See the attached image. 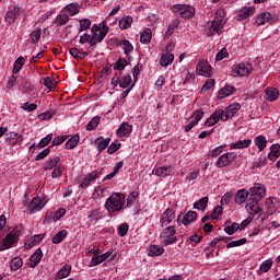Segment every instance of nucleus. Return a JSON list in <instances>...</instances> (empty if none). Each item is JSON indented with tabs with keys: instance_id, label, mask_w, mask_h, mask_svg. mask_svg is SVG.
Masks as SVG:
<instances>
[{
	"instance_id": "nucleus-33",
	"label": "nucleus",
	"mask_w": 280,
	"mask_h": 280,
	"mask_svg": "<svg viewBox=\"0 0 280 280\" xmlns=\"http://www.w3.org/2000/svg\"><path fill=\"white\" fill-rule=\"evenodd\" d=\"M165 253V248L161 245H151L149 247V257H161Z\"/></svg>"
},
{
	"instance_id": "nucleus-35",
	"label": "nucleus",
	"mask_w": 280,
	"mask_h": 280,
	"mask_svg": "<svg viewBox=\"0 0 280 280\" xmlns=\"http://www.w3.org/2000/svg\"><path fill=\"white\" fill-rule=\"evenodd\" d=\"M280 156V144H272L268 153L269 161H277Z\"/></svg>"
},
{
	"instance_id": "nucleus-64",
	"label": "nucleus",
	"mask_w": 280,
	"mask_h": 280,
	"mask_svg": "<svg viewBox=\"0 0 280 280\" xmlns=\"http://www.w3.org/2000/svg\"><path fill=\"white\" fill-rule=\"evenodd\" d=\"M224 58H229V50L226 48H222L217 55H215V61L220 62V60H224Z\"/></svg>"
},
{
	"instance_id": "nucleus-42",
	"label": "nucleus",
	"mask_w": 280,
	"mask_h": 280,
	"mask_svg": "<svg viewBox=\"0 0 280 280\" xmlns=\"http://www.w3.org/2000/svg\"><path fill=\"white\" fill-rule=\"evenodd\" d=\"M272 19V14L265 12L260 13L258 18L256 19V24L257 25H266L270 20Z\"/></svg>"
},
{
	"instance_id": "nucleus-55",
	"label": "nucleus",
	"mask_w": 280,
	"mask_h": 280,
	"mask_svg": "<svg viewBox=\"0 0 280 280\" xmlns=\"http://www.w3.org/2000/svg\"><path fill=\"white\" fill-rule=\"evenodd\" d=\"M213 124H218V121H222V117H224V109H217L211 116Z\"/></svg>"
},
{
	"instance_id": "nucleus-63",
	"label": "nucleus",
	"mask_w": 280,
	"mask_h": 280,
	"mask_svg": "<svg viewBox=\"0 0 280 280\" xmlns=\"http://www.w3.org/2000/svg\"><path fill=\"white\" fill-rule=\"evenodd\" d=\"M139 198V191L130 192L129 197L127 198V207H132L135 205V200Z\"/></svg>"
},
{
	"instance_id": "nucleus-34",
	"label": "nucleus",
	"mask_w": 280,
	"mask_h": 280,
	"mask_svg": "<svg viewBox=\"0 0 280 280\" xmlns=\"http://www.w3.org/2000/svg\"><path fill=\"white\" fill-rule=\"evenodd\" d=\"M209 205V197H203L194 203V209L197 211H206Z\"/></svg>"
},
{
	"instance_id": "nucleus-12",
	"label": "nucleus",
	"mask_w": 280,
	"mask_h": 280,
	"mask_svg": "<svg viewBox=\"0 0 280 280\" xmlns=\"http://www.w3.org/2000/svg\"><path fill=\"white\" fill-rule=\"evenodd\" d=\"M102 176V172L100 171H93L90 174H88L85 177L81 179V184L79 185L80 189H88V187H91V183H95L96 178H100Z\"/></svg>"
},
{
	"instance_id": "nucleus-25",
	"label": "nucleus",
	"mask_w": 280,
	"mask_h": 280,
	"mask_svg": "<svg viewBox=\"0 0 280 280\" xmlns=\"http://www.w3.org/2000/svg\"><path fill=\"white\" fill-rule=\"evenodd\" d=\"M95 145L97 148L98 153L104 152L108 145H110V138L98 137L95 140Z\"/></svg>"
},
{
	"instance_id": "nucleus-2",
	"label": "nucleus",
	"mask_w": 280,
	"mask_h": 280,
	"mask_svg": "<svg viewBox=\"0 0 280 280\" xmlns=\"http://www.w3.org/2000/svg\"><path fill=\"white\" fill-rule=\"evenodd\" d=\"M125 197L120 192L112 194L105 201V209L109 215H117L124 209Z\"/></svg>"
},
{
	"instance_id": "nucleus-19",
	"label": "nucleus",
	"mask_w": 280,
	"mask_h": 280,
	"mask_svg": "<svg viewBox=\"0 0 280 280\" xmlns=\"http://www.w3.org/2000/svg\"><path fill=\"white\" fill-rule=\"evenodd\" d=\"M130 133H132V125L128 122H121L116 131L117 137H119L120 139L124 137H128V135Z\"/></svg>"
},
{
	"instance_id": "nucleus-6",
	"label": "nucleus",
	"mask_w": 280,
	"mask_h": 280,
	"mask_svg": "<svg viewBox=\"0 0 280 280\" xmlns=\"http://www.w3.org/2000/svg\"><path fill=\"white\" fill-rule=\"evenodd\" d=\"M176 235V225L166 226L162 230L160 237H163V246H172L178 242Z\"/></svg>"
},
{
	"instance_id": "nucleus-31",
	"label": "nucleus",
	"mask_w": 280,
	"mask_h": 280,
	"mask_svg": "<svg viewBox=\"0 0 280 280\" xmlns=\"http://www.w3.org/2000/svg\"><path fill=\"white\" fill-rule=\"evenodd\" d=\"M23 67H25V57L20 56L13 63L12 74L16 75L18 73H21Z\"/></svg>"
},
{
	"instance_id": "nucleus-40",
	"label": "nucleus",
	"mask_w": 280,
	"mask_h": 280,
	"mask_svg": "<svg viewBox=\"0 0 280 280\" xmlns=\"http://www.w3.org/2000/svg\"><path fill=\"white\" fill-rule=\"evenodd\" d=\"M10 268L13 272H16V270H20V268H23V258L21 257H14L11 259Z\"/></svg>"
},
{
	"instance_id": "nucleus-24",
	"label": "nucleus",
	"mask_w": 280,
	"mask_h": 280,
	"mask_svg": "<svg viewBox=\"0 0 280 280\" xmlns=\"http://www.w3.org/2000/svg\"><path fill=\"white\" fill-rule=\"evenodd\" d=\"M248 198H249L248 190L243 188V189L237 190L234 200H235L236 205H244V202H246V200L248 203Z\"/></svg>"
},
{
	"instance_id": "nucleus-14",
	"label": "nucleus",
	"mask_w": 280,
	"mask_h": 280,
	"mask_svg": "<svg viewBox=\"0 0 280 280\" xmlns=\"http://www.w3.org/2000/svg\"><path fill=\"white\" fill-rule=\"evenodd\" d=\"M155 176H160L161 178H165L167 176H174L176 168L174 165L168 166H159L153 170Z\"/></svg>"
},
{
	"instance_id": "nucleus-54",
	"label": "nucleus",
	"mask_w": 280,
	"mask_h": 280,
	"mask_svg": "<svg viewBox=\"0 0 280 280\" xmlns=\"http://www.w3.org/2000/svg\"><path fill=\"white\" fill-rule=\"evenodd\" d=\"M132 84V77L130 74L120 78V89H128Z\"/></svg>"
},
{
	"instance_id": "nucleus-53",
	"label": "nucleus",
	"mask_w": 280,
	"mask_h": 280,
	"mask_svg": "<svg viewBox=\"0 0 280 280\" xmlns=\"http://www.w3.org/2000/svg\"><path fill=\"white\" fill-rule=\"evenodd\" d=\"M224 148H226V145H219V147L214 148L213 150H210L208 153V156L210 159H215V158L220 156V154H222L224 152Z\"/></svg>"
},
{
	"instance_id": "nucleus-27",
	"label": "nucleus",
	"mask_w": 280,
	"mask_h": 280,
	"mask_svg": "<svg viewBox=\"0 0 280 280\" xmlns=\"http://www.w3.org/2000/svg\"><path fill=\"white\" fill-rule=\"evenodd\" d=\"M71 275V265H63L60 270L56 273L55 279L60 280V279H67Z\"/></svg>"
},
{
	"instance_id": "nucleus-28",
	"label": "nucleus",
	"mask_w": 280,
	"mask_h": 280,
	"mask_svg": "<svg viewBox=\"0 0 280 280\" xmlns=\"http://www.w3.org/2000/svg\"><path fill=\"white\" fill-rule=\"evenodd\" d=\"M250 143H253L250 139L238 140L230 144V150H244V148H248Z\"/></svg>"
},
{
	"instance_id": "nucleus-26",
	"label": "nucleus",
	"mask_w": 280,
	"mask_h": 280,
	"mask_svg": "<svg viewBox=\"0 0 280 280\" xmlns=\"http://www.w3.org/2000/svg\"><path fill=\"white\" fill-rule=\"evenodd\" d=\"M197 71L202 75H209L211 73V66L209 65V61H199V63L197 65Z\"/></svg>"
},
{
	"instance_id": "nucleus-47",
	"label": "nucleus",
	"mask_w": 280,
	"mask_h": 280,
	"mask_svg": "<svg viewBox=\"0 0 280 280\" xmlns=\"http://www.w3.org/2000/svg\"><path fill=\"white\" fill-rule=\"evenodd\" d=\"M102 117L100 116H95L94 118H92L88 125H86V130L89 132H91V130H95L97 128V126H100V121H101Z\"/></svg>"
},
{
	"instance_id": "nucleus-9",
	"label": "nucleus",
	"mask_w": 280,
	"mask_h": 280,
	"mask_svg": "<svg viewBox=\"0 0 280 280\" xmlns=\"http://www.w3.org/2000/svg\"><path fill=\"white\" fill-rule=\"evenodd\" d=\"M252 72L253 66L249 62H241L233 69V73L235 75H240L241 78H246V75H250Z\"/></svg>"
},
{
	"instance_id": "nucleus-30",
	"label": "nucleus",
	"mask_w": 280,
	"mask_h": 280,
	"mask_svg": "<svg viewBox=\"0 0 280 280\" xmlns=\"http://www.w3.org/2000/svg\"><path fill=\"white\" fill-rule=\"evenodd\" d=\"M45 240V234H35L25 244L27 248H34L37 244H40Z\"/></svg>"
},
{
	"instance_id": "nucleus-13",
	"label": "nucleus",
	"mask_w": 280,
	"mask_h": 280,
	"mask_svg": "<svg viewBox=\"0 0 280 280\" xmlns=\"http://www.w3.org/2000/svg\"><path fill=\"white\" fill-rule=\"evenodd\" d=\"M240 108H242V105L240 103H234L229 105L225 108V110H223L222 121H229V119H232V117H235Z\"/></svg>"
},
{
	"instance_id": "nucleus-18",
	"label": "nucleus",
	"mask_w": 280,
	"mask_h": 280,
	"mask_svg": "<svg viewBox=\"0 0 280 280\" xmlns=\"http://www.w3.org/2000/svg\"><path fill=\"white\" fill-rule=\"evenodd\" d=\"M51 139H54V135L49 133L47 135L45 138H43L38 144H32L30 147V152H36V148H38V150H43V148H46V145H49L51 143Z\"/></svg>"
},
{
	"instance_id": "nucleus-60",
	"label": "nucleus",
	"mask_w": 280,
	"mask_h": 280,
	"mask_svg": "<svg viewBox=\"0 0 280 280\" xmlns=\"http://www.w3.org/2000/svg\"><path fill=\"white\" fill-rule=\"evenodd\" d=\"M62 172H65V166L62 164H59L54 168L51 173V178H60V176H62Z\"/></svg>"
},
{
	"instance_id": "nucleus-43",
	"label": "nucleus",
	"mask_w": 280,
	"mask_h": 280,
	"mask_svg": "<svg viewBox=\"0 0 280 280\" xmlns=\"http://www.w3.org/2000/svg\"><path fill=\"white\" fill-rule=\"evenodd\" d=\"M78 143H80V135H74L66 142V150H73Z\"/></svg>"
},
{
	"instance_id": "nucleus-17",
	"label": "nucleus",
	"mask_w": 280,
	"mask_h": 280,
	"mask_svg": "<svg viewBox=\"0 0 280 280\" xmlns=\"http://www.w3.org/2000/svg\"><path fill=\"white\" fill-rule=\"evenodd\" d=\"M253 14H255V8L244 7L237 12L236 19L237 21H246V19L253 16Z\"/></svg>"
},
{
	"instance_id": "nucleus-15",
	"label": "nucleus",
	"mask_w": 280,
	"mask_h": 280,
	"mask_svg": "<svg viewBox=\"0 0 280 280\" xmlns=\"http://www.w3.org/2000/svg\"><path fill=\"white\" fill-rule=\"evenodd\" d=\"M202 117H205L203 110H200V109L195 110L191 116L190 122L185 127V132H189L191 128H195V126H198Z\"/></svg>"
},
{
	"instance_id": "nucleus-41",
	"label": "nucleus",
	"mask_w": 280,
	"mask_h": 280,
	"mask_svg": "<svg viewBox=\"0 0 280 280\" xmlns=\"http://www.w3.org/2000/svg\"><path fill=\"white\" fill-rule=\"evenodd\" d=\"M255 145H257L259 152L266 150V145H268V140H266V137L264 136H258L255 138L254 141Z\"/></svg>"
},
{
	"instance_id": "nucleus-20",
	"label": "nucleus",
	"mask_w": 280,
	"mask_h": 280,
	"mask_svg": "<svg viewBox=\"0 0 280 280\" xmlns=\"http://www.w3.org/2000/svg\"><path fill=\"white\" fill-rule=\"evenodd\" d=\"M60 165V156L49 158L48 161L44 163L43 170L44 172H49V170H55Z\"/></svg>"
},
{
	"instance_id": "nucleus-38",
	"label": "nucleus",
	"mask_w": 280,
	"mask_h": 280,
	"mask_svg": "<svg viewBox=\"0 0 280 280\" xmlns=\"http://www.w3.org/2000/svg\"><path fill=\"white\" fill-rule=\"evenodd\" d=\"M174 62V54H165L162 55L161 59H160V65L161 67H170V65H172Z\"/></svg>"
},
{
	"instance_id": "nucleus-56",
	"label": "nucleus",
	"mask_w": 280,
	"mask_h": 280,
	"mask_svg": "<svg viewBox=\"0 0 280 280\" xmlns=\"http://www.w3.org/2000/svg\"><path fill=\"white\" fill-rule=\"evenodd\" d=\"M51 147H48L46 149H44L42 152H39L36 156H35V161H44V159H47V156H49L50 152H51Z\"/></svg>"
},
{
	"instance_id": "nucleus-50",
	"label": "nucleus",
	"mask_w": 280,
	"mask_h": 280,
	"mask_svg": "<svg viewBox=\"0 0 280 280\" xmlns=\"http://www.w3.org/2000/svg\"><path fill=\"white\" fill-rule=\"evenodd\" d=\"M67 23H69V15L67 14L57 15L55 20V25H57V27H62V25H67Z\"/></svg>"
},
{
	"instance_id": "nucleus-52",
	"label": "nucleus",
	"mask_w": 280,
	"mask_h": 280,
	"mask_svg": "<svg viewBox=\"0 0 280 280\" xmlns=\"http://www.w3.org/2000/svg\"><path fill=\"white\" fill-rule=\"evenodd\" d=\"M20 86L23 93L25 94H30L32 93V91H34V85L27 80H22V82L20 83Z\"/></svg>"
},
{
	"instance_id": "nucleus-7",
	"label": "nucleus",
	"mask_w": 280,
	"mask_h": 280,
	"mask_svg": "<svg viewBox=\"0 0 280 280\" xmlns=\"http://www.w3.org/2000/svg\"><path fill=\"white\" fill-rule=\"evenodd\" d=\"M235 159H237V153L228 152L219 156L214 165L215 167H219V168L229 167V165H231V163H233Z\"/></svg>"
},
{
	"instance_id": "nucleus-37",
	"label": "nucleus",
	"mask_w": 280,
	"mask_h": 280,
	"mask_svg": "<svg viewBox=\"0 0 280 280\" xmlns=\"http://www.w3.org/2000/svg\"><path fill=\"white\" fill-rule=\"evenodd\" d=\"M152 40V30L145 28L143 33L140 35V43L142 45H150Z\"/></svg>"
},
{
	"instance_id": "nucleus-57",
	"label": "nucleus",
	"mask_w": 280,
	"mask_h": 280,
	"mask_svg": "<svg viewBox=\"0 0 280 280\" xmlns=\"http://www.w3.org/2000/svg\"><path fill=\"white\" fill-rule=\"evenodd\" d=\"M88 218L90 219V222H97V220H102L103 215L97 210H91Z\"/></svg>"
},
{
	"instance_id": "nucleus-11",
	"label": "nucleus",
	"mask_w": 280,
	"mask_h": 280,
	"mask_svg": "<svg viewBox=\"0 0 280 280\" xmlns=\"http://www.w3.org/2000/svg\"><path fill=\"white\" fill-rule=\"evenodd\" d=\"M45 205H47V201L43 203V199H40V197H34L28 203V215H34V213L43 211V209H45Z\"/></svg>"
},
{
	"instance_id": "nucleus-4",
	"label": "nucleus",
	"mask_w": 280,
	"mask_h": 280,
	"mask_svg": "<svg viewBox=\"0 0 280 280\" xmlns=\"http://www.w3.org/2000/svg\"><path fill=\"white\" fill-rule=\"evenodd\" d=\"M173 14H176V16H180V19H194L196 16V8H194L191 4H180L177 3L173 5L172 8Z\"/></svg>"
},
{
	"instance_id": "nucleus-21",
	"label": "nucleus",
	"mask_w": 280,
	"mask_h": 280,
	"mask_svg": "<svg viewBox=\"0 0 280 280\" xmlns=\"http://www.w3.org/2000/svg\"><path fill=\"white\" fill-rule=\"evenodd\" d=\"M237 89L235 86L226 84L224 88L219 90L218 93V100H224V97H229L230 95H233Z\"/></svg>"
},
{
	"instance_id": "nucleus-49",
	"label": "nucleus",
	"mask_w": 280,
	"mask_h": 280,
	"mask_svg": "<svg viewBox=\"0 0 280 280\" xmlns=\"http://www.w3.org/2000/svg\"><path fill=\"white\" fill-rule=\"evenodd\" d=\"M43 30L40 27H37L35 31H33L30 35L32 45H36L40 40Z\"/></svg>"
},
{
	"instance_id": "nucleus-48",
	"label": "nucleus",
	"mask_w": 280,
	"mask_h": 280,
	"mask_svg": "<svg viewBox=\"0 0 280 280\" xmlns=\"http://www.w3.org/2000/svg\"><path fill=\"white\" fill-rule=\"evenodd\" d=\"M65 12H69L70 16H75L80 12L78 3H70L63 8Z\"/></svg>"
},
{
	"instance_id": "nucleus-29",
	"label": "nucleus",
	"mask_w": 280,
	"mask_h": 280,
	"mask_svg": "<svg viewBox=\"0 0 280 280\" xmlns=\"http://www.w3.org/2000/svg\"><path fill=\"white\" fill-rule=\"evenodd\" d=\"M70 56L74 58V60H84L86 56H89V52L82 51L80 48L73 47L70 48Z\"/></svg>"
},
{
	"instance_id": "nucleus-46",
	"label": "nucleus",
	"mask_w": 280,
	"mask_h": 280,
	"mask_svg": "<svg viewBox=\"0 0 280 280\" xmlns=\"http://www.w3.org/2000/svg\"><path fill=\"white\" fill-rule=\"evenodd\" d=\"M126 67H128V60L126 58H119L114 65V70L121 72Z\"/></svg>"
},
{
	"instance_id": "nucleus-61",
	"label": "nucleus",
	"mask_w": 280,
	"mask_h": 280,
	"mask_svg": "<svg viewBox=\"0 0 280 280\" xmlns=\"http://www.w3.org/2000/svg\"><path fill=\"white\" fill-rule=\"evenodd\" d=\"M55 82L56 80L51 77L44 78V86H46V89H49V91H54Z\"/></svg>"
},
{
	"instance_id": "nucleus-1",
	"label": "nucleus",
	"mask_w": 280,
	"mask_h": 280,
	"mask_svg": "<svg viewBox=\"0 0 280 280\" xmlns=\"http://www.w3.org/2000/svg\"><path fill=\"white\" fill-rule=\"evenodd\" d=\"M224 19H226V12H224V9H219L215 13L214 20L207 23L203 31L205 36L209 38L211 36H215V34H220L224 27V23H226Z\"/></svg>"
},
{
	"instance_id": "nucleus-10",
	"label": "nucleus",
	"mask_w": 280,
	"mask_h": 280,
	"mask_svg": "<svg viewBox=\"0 0 280 280\" xmlns=\"http://www.w3.org/2000/svg\"><path fill=\"white\" fill-rule=\"evenodd\" d=\"M176 218V211L174 208H167L160 218L161 229H165L167 224H172V221Z\"/></svg>"
},
{
	"instance_id": "nucleus-44",
	"label": "nucleus",
	"mask_w": 280,
	"mask_h": 280,
	"mask_svg": "<svg viewBox=\"0 0 280 280\" xmlns=\"http://www.w3.org/2000/svg\"><path fill=\"white\" fill-rule=\"evenodd\" d=\"M119 45L122 46V49L125 51V55L130 56V54H132V51H135V46H132V44L130 43V40L128 39H124L119 43Z\"/></svg>"
},
{
	"instance_id": "nucleus-22",
	"label": "nucleus",
	"mask_w": 280,
	"mask_h": 280,
	"mask_svg": "<svg viewBox=\"0 0 280 280\" xmlns=\"http://www.w3.org/2000/svg\"><path fill=\"white\" fill-rule=\"evenodd\" d=\"M198 220V212L189 210L182 219V224L184 226H189V224H192V222H196Z\"/></svg>"
},
{
	"instance_id": "nucleus-36",
	"label": "nucleus",
	"mask_w": 280,
	"mask_h": 280,
	"mask_svg": "<svg viewBox=\"0 0 280 280\" xmlns=\"http://www.w3.org/2000/svg\"><path fill=\"white\" fill-rule=\"evenodd\" d=\"M132 16L126 15L119 20V28L120 30H130L132 25Z\"/></svg>"
},
{
	"instance_id": "nucleus-23",
	"label": "nucleus",
	"mask_w": 280,
	"mask_h": 280,
	"mask_svg": "<svg viewBox=\"0 0 280 280\" xmlns=\"http://www.w3.org/2000/svg\"><path fill=\"white\" fill-rule=\"evenodd\" d=\"M265 97L267 102H277L279 100V90L277 88H267Z\"/></svg>"
},
{
	"instance_id": "nucleus-39",
	"label": "nucleus",
	"mask_w": 280,
	"mask_h": 280,
	"mask_svg": "<svg viewBox=\"0 0 280 280\" xmlns=\"http://www.w3.org/2000/svg\"><path fill=\"white\" fill-rule=\"evenodd\" d=\"M178 25H180V20L175 19L172 21V23L167 27V31L165 32L166 38H170V36H172V34H174V32L178 30Z\"/></svg>"
},
{
	"instance_id": "nucleus-3",
	"label": "nucleus",
	"mask_w": 280,
	"mask_h": 280,
	"mask_svg": "<svg viewBox=\"0 0 280 280\" xmlns=\"http://www.w3.org/2000/svg\"><path fill=\"white\" fill-rule=\"evenodd\" d=\"M248 205H259L260 200L266 198V186L264 184H255L248 190Z\"/></svg>"
},
{
	"instance_id": "nucleus-59",
	"label": "nucleus",
	"mask_w": 280,
	"mask_h": 280,
	"mask_svg": "<svg viewBox=\"0 0 280 280\" xmlns=\"http://www.w3.org/2000/svg\"><path fill=\"white\" fill-rule=\"evenodd\" d=\"M128 223H122L118 226L117 234L119 235V237H126V235L128 234Z\"/></svg>"
},
{
	"instance_id": "nucleus-51",
	"label": "nucleus",
	"mask_w": 280,
	"mask_h": 280,
	"mask_svg": "<svg viewBox=\"0 0 280 280\" xmlns=\"http://www.w3.org/2000/svg\"><path fill=\"white\" fill-rule=\"evenodd\" d=\"M142 70L143 65L141 63H138L132 68L131 73L133 75V84H137V82H139V74L141 73Z\"/></svg>"
},
{
	"instance_id": "nucleus-58",
	"label": "nucleus",
	"mask_w": 280,
	"mask_h": 280,
	"mask_svg": "<svg viewBox=\"0 0 280 280\" xmlns=\"http://www.w3.org/2000/svg\"><path fill=\"white\" fill-rule=\"evenodd\" d=\"M246 238H240L238 241H231L226 244V248H236L237 246H244L246 244Z\"/></svg>"
},
{
	"instance_id": "nucleus-32",
	"label": "nucleus",
	"mask_w": 280,
	"mask_h": 280,
	"mask_svg": "<svg viewBox=\"0 0 280 280\" xmlns=\"http://www.w3.org/2000/svg\"><path fill=\"white\" fill-rule=\"evenodd\" d=\"M19 14H21V9L13 8L11 11L5 13V21H8V23H14V21L19 19Z\"/></svg>"
},
{
	"instance_id": "nucleus-16",
	"label": "nucleus",
	"mask_w": 280,
	"mask_h": 280,
	"mask_svg": "<svg viewBox=\"0 0 280 280\" xmlns=\"http://www.w3.org/2000/svg\"><path fill=\"white\" fill-rule=\"evenodd\" d=\"M43 259V249L37 248L34 254L30 257L27 266L28 268H36Z\"/></svg>"
},
{
	"instance_id": "nucleus-62",
	"label": "nucleus",
	"mask_w": 280,
	"mask_h": 280,
	"mask_svg": "<svg viewBox=\"0 0 280 280\" xmlns=\"http://www.w3.org/2000/svg\"><path fill=\"white\" fill-rule=\"evenodd\" d=\"M79 23H80L79 32H86V30L91 27V20L89 19L80 20Z\"/></svg>"
},
{
	"instance_id": "nucleus-45",
	"label": "nucleus",
	"mask_w": 280,
	"mask_h": 280,
	"mask_svg": "<svg viewBox=\"0 0 280 280\" xmlns=\"http://www.w3.org/2000/svg\"><path fill=\"white\" fill-rule=\"evenodd\" d=\"M69 235V232L67 230L59 231L54 237H52V244H61V242Z\"/></svg>"
},
{
	"instance_id": "nucleus-5",
	"label": "nucleus",
	"mask_w": 280,
	"mask_h": 280,
	"mask_svg": "<svg viewBox=\"0 0 280 280\" xmlns=\"http://www.w3.org/2000/svg\"><path fill=\"white\" fill-rule=\"evenodd\" d=\"M21 236V230L19 228H15L13 231H11L9 234L5 235V237L0 243V252L2 250H9V248H12L16 242H19V237Z\"/></svg>"
},
{
	"instance_id": "nucleus-8",
	"label": "nucleus",
	"mask_w": 280,
	"mask_h": 280,
	"mask_svg": "<svg viewBox=\"0 0 280 280\" xmlns=\"http://www.w3.org/2000/svg\"><path fill=\"white\" fill-rule=\"evenodd\" d=\"M115 257H117V255L113 254V252H106L102 255L98 254L96 257H92L90 261V267L93 268L95 266H100V264H104L106 259H108V261H114Z\"/></svg>"
}]
</instances>
